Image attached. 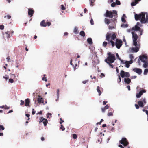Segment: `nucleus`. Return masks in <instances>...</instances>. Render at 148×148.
Returning a JSON list of instances; mask_svg holds the SVG:
<instances>
[{
    "label": "nucleus",
    "mask_w": 148,
    "mask_h": 148,
    "mask_svg": "<svg viewBox=\"0 0 148 148\" xmlns=\"http://www.w3.org/2000/svg\"><path fill=\"white\" fill-rule=\"evenodd\" d=\"M123 41H124V42H126V40L124 38V39H123Z\"/></svg>",
    "instance_id": "nucleus-58"
},
{
    "label": "nucleus",
    "mask_w": 148,
    "mask_h": 148,
    "mask_svg": "<svg viewBox=\"0 0 148 148\" xmlns=\"http://www.w3.org/2000/svg\"><path fill=\"white\" fill-rule=\"evenodd\" d=\"M84 13H86V12L87 11V9H86V8H85L84 9Z\"/></svg>",
    "instance_id": "nucleus-49"
},
{
    "label": "nucleus",
    "mask_w": 148,
    "mask_h": 148,
    "mask_svg": "<svg viewBox=\"0 0 148 148\" xmlns=\"http://www.w3.org/2000/svg\"><path fill=\"white\" fill-rule=\"evenodd\" d=\"M139 58L138 59V61H137V62H138V64L139 65H140V60H139Z\"/></svg>",
    "instance_id": "nucleus-47"
},
{
    "label": "nucleus",
    "mask_w": 148,
    "mask_h": 148,
    "mask_svg": "<svg viewBox=\"0 0 148 148\" xmlns=\"http://www.w3.org/2000/svg\"><path fill=\"white\" fill-rule=\"evenodd\" d=\"M80 15L81 16H83V14H82V13L80 14Z\"/></svg>",
    "instance_id": "nucleus-62"
},
{
    "label": "nucleus",
    "mask_w": 148,
    "mask_h": 148,
    "mask_svg": "<svg viewBox=\"0 0 148 148\" xmlns=\"http://www.w3.org/2000/svg\"><path fill=\"white\" fill-rule=\"evenodd\" d=\"M129 62L130 63L131 62H132V63L133 62V61L132 60H131Z\"/></svg>",
    "instance_id": "nucleus-59"
},
{
    "label": "nucleus",
    "mask_w": 148,
    "mask_h": 148,
    "mask_svg": "<svg viewBox=\"0 0 148 148\" xmlns=\"http://www.w3.org/2000/svg\"><path fill=\"white\" fill-rule=\"evenodd\" d=\"M115 3H116V4L118 5H120L121 4L120 1L118 0H116Z\"/></svg>",
    "instance_id": "nucleus-28"
},
{
    "label": "nucleus",
    "mask_w": 148,
    "mask_h": 148,
    "mask_svg": "<svg viewBox=\"0 0 148 148\" xmlns=\"http://www.w3.org/2000/svg\"><path fill=\"white\" fill-rule=\"evenodd\" d=\"M121 26L122 27H128V25L127 24H123L121 25Z\"/></svg>",
    "instance_id": "nucleus-33"
},
{
    "label": "nucleus",
    "mask_w": 148,
    "mask_h": 148,
    "mask_svg": "<svg viewBox=\"0 0 148 148\" xmlns=\"http://www.w3.org/2000/svg\"><path fill=\"white\" fill-rule=\"evenodd\" d=\"M6 17H7L8 19H10L11 18V16L9 15H7V16H4V18H5Z\"/></svg>",
    "instance_id": "nucleus-32"
},
{
    "label": "nucleus",
    "mask_w": 148,
    "mask_h": 148,
    "mask_svg": "<svg viewBox=\"0 0 148 148\" xmlns=\"http://www.w3.org/2000/svg\"><path fill=\"white\" fill-rule=\"evenodd\" d=\"M88 82V80H86L85 81H84L82 82L84 84L87 83Z\"/></svg>",
    "instance_id": "nucleus-39"
},
{
    "label": "nucleus",
    "mask_w": 148,
    "mask_h": 148,
    "mask_svg": "<svg viewBox=\"0 0 148 148\" xmlns=\"http://www.w3.org/2000/svg\"><path fill=\"white\" fill-rule=\"evenodd\" d=\"M6 1L9 3H10L11 2L10 0H6Z\"/></svg>",
    "instance_id": "nucleus-55"
},
{
    "label": "nucleus",
    "mask_w": 148,
    "mask_h": 148,
    "mask_svg": "<svg viewBox=\"0 0 148 148\" xmlns=\"http://www.w3.org/2000/svg\"><path fill=\"white\" fill-rule=\"evenodd\" d=\"M12 75L14 77H15V75L14 74H12Z\"/></svg>",
    "instance_id": "nucleus-64"
},
{
    "label": "nucleus",
    "mask_w": 148,
    "mask_h": 148,
    "mask_svg": "<svg viewBox=\"0 0 148 148\" xmlns=\"http://www.w3.org/2000/svg\"><path fill=\"white\" fill-rule=\"evenodd\" d=\"M104 22L107 25H108L110 23H111L112 22H110V20L106 18H105L104 19Z\"/></svg>",
    "instance_id": "nucleus-16"
},
{
    "label": "nucleus",
    "mask_w": 148,
    "mask_h": 148,
    "mask_svg": "<svg viewBox=\"0 0 148 148\" xmlns=\"http://www.w3.org/2000/svg\"><path fill=\"white\" fill-rule=\"evenodd\" d=\"M148 72V69H146L144 71V74L145 75H146Z\"/></svg>",
    "instance_id": "nucleus-25"
},
{
    "label": "nucleus",
    "mask_w": 148,
    "mask_h": 148,
    "mask_svg": "<svg viewBox=\"0 0 148 148\" xmlns=\"http://www.w3.org/2000/svg\"><path fill=\"white\" fill-rule=\"evenodd\" d=\"M119 82H120L121 81V78L119 76Z\"/></svg>",
    "instance_id": "nucleus-51"
},
{
    "label": "nucleus",
    "mask_w": 148,
    "mask_h": 148,
    "mask_svg": "<svg viewBox=\"0 0 148 148\" xmlns=\"http://www.w3.org/2000/svg\"><path fill=\"white\" fill-rule=\"evenodd\" d=\"M131 34H132V38L133 39V45L136 47H133L132 49L135 52H137L139 50V48L140 47V43L138 42L137 39L138 38V36L137 34L134 32H132Z\"/></svg>",
    "instance_id": "nucleus-2"
},
{
    "label": "nucleus",
    "mask_w": 148,
    "mask_h": 148,
    "mask_svg": "<svg viewBox=\"0 0 148 148\" xmlns=\"http://www.w3.org/2000/svg\"><path fill=\"white\" fill-rule=\"evenodd\" d=\"M137 77V76H132L131 77V79H135Z\"/></svg>",
    "instance_id": "nucleus-44"
},
{
    "label": "nucleus",
    "mask_w": 148,
    "mask_h": 148,
    "mask_svg": "<svg viewBox=\"0 0 148 148\" xmlns=\"http://www.w3.org/2000/svg\"><path fill=\"white\" fill-rule=\"evenodd\" d=\"M111 5L112 7H114L116 5V3L115 2H113L111 4Z\"/></svg>",
    "instance_id": "nucleus-29"
},
{
    "label": "nucleus",
    "mask_w": 148,
    "mask_h": 148,
    "mask_svg": "<svg viewBox=\"0 0 148 148\" xmlns=\"http://www.w3.org/2000/svg\"><path fill=\"white\" fill-rule=\"evenodd\" d=\"M132 63V62H130L129 61H125V67L127 68H129L130 66V64Z\"/></svg>",
    "instance_id": "nucleus-17"
},
{
    "label": "nucleus",
    "mask_w": 148,
    "mask_h": 148,
    "mask_svg": "<svg viewBox=\"0 0 148 148\" xmlns=\"http://www.w3.org/2000/svg\"><path fill=\"white\" fill-rule=\"evenodd\" d=\"M116 60L115 55L114 54H112L111 52L108 53V56L107 58L105 60V61L106 62H109L110 63H113Z\"/></svg>",
    "instance_id": "nucleus-5"
},
{
    "label": "nucleus",
    "mask_w": 148,
    "mask_h": 148,
    "mask_svg": "<svg viewBox=\"0 0 148 148\" xmlns=\"http://www.w3.org/2000/svg\"><path fill=\"white\" fill-rule=\"evenodd\" d=\"M10 34L11 33L12 34H13L14 33L13 31H10Z\"/></svg>",
    "instance_id": "nucleus-57"
},
{
    "label": "nucleus",
    "mask_w": 148,
    "mask_h": 148,
    "mask_svg": "<svg viewBox=\"0 0 148 148\" xmlns=\"http://www.w3.org/2000/svg\"><path fill=\"white\" fill-rule=\"evenodd\" d=\"M61 8L62 10H65L66 9V8L63 5H61Z\"/></svg>",
    "instance_id": "nucleus-27"
},
{
    "label": "nucleus",
    "mask_w": 148,
    "mask_h": 148,
    "mask_svg": "<svg viewBox=\"0 0 148 148\" xmlns=\"http://www.w3.org/2000/svg\"><path fill=\"white\" fill-rule=\"evenodd\" d=\"M121 77L122 78H124L125 76V72L123 70H121L120 74Z\"/></svg>",
    "instance_id": "nucleus-14"
},
{
    "label": "nucleus",
    "mask_w": 148,
    "mask_h": 148,
    "mask_svg": "<svg viewBox=\"0 0 148 148\" xmlns=\"http://www.w3.org/2000/svg\"><path fill=\"white\" fill-rule=\"evenodd\" d=\"M101 77H105V75L104 74L102 73H101Z\"/></svg>",
    "instance_id": "nucleus-46"
},
{
    "label": "nucleus",
    "mask_w": 148,
    "mask_h": 148,
    "mask_svg": "<svg viewBox=\"0 0 148 148\" xmlns=\"http://www.w3.org/2000/svg\"><path fill=\"white\" fill-rule=\"evenodd\" d=\"M112 68H113L114 67L113 65L111 64L112 63L109 62H106Z\"/></svg>",
    "instance_id": "nucleus-26"
},
{
    "label": "nucleus",
    "mask_w": 148,
    "mask_h": 148,
    "mask_svg": "<svg viewBox=\"0 0 148 148\" xmlns=\"http://www.w3.org/2000/svg\"><path fill=\"white\" fill-rule=\"evenodd\" d=\"M79 34L82 36L84 37L85 36V33L84 31H80Z\"/></svg>",
    "instance_id": "nucleus-20"
},
{
    "label": "nucleus",
    "mask_w": 148,
    "mask_h": 148,
    "mask_svg": "<svg viewBox=\"0 0 148 148\" xmlns=\"http://www.w3.org/2000/svg\"><path fill=\"white\" fill-rule=\"evenodd\" d=\"M116 71H117V72H118V71H119V70H118V68H116Z\"/></svg>",
    "instance_id": "nucleus-60"
},
{
    "label": "nucleus",
    "mask_w": 148,
    "mask_h": 148,
    "mask_svg": "<svg viewBox=\"0 0 148 148\" xmlns=\"http://www.w3.org/2000/svg\"><path fill=\"white\" fill-rule=\"evenodd\" d=\"M4 28V26L3 25H0V29L1 30H3Z\"/></svg>",
    "instance_id": "nucleus-34"
},
{
    "label": "nucleus",
    "mask_w": 148,
    "mask_h": 148,
    "mask_svg": "<svg viewBox=\"0 0 148 148\" xmlns=\"http://www.w3.org/2000/svg\"><path fill=\"white\" fill-rule=\"evenodd\" d=\"M121 20L124 23H125L126 22V20H125V19L123 17H122L121 18Z\"/></svg>",
    "instance_id": "nucleus-37"
},
{
    "label": "nucleus",
    "mask_w": 148,
    "mask_h": 148,
    "mask_svg": "<svg viewBox=\"0 0 148 148\" xmlns=\"http://www.w3.org/2000/svg\"><path fill=\"white\" fill-rule=\"evenodd\" d=\"M80 57V56L79 55H78L77 56V58H79Z\"/></svg>",
    "instance_id": "nucleus-61"
},
{
    "label": "nucleus",
    "mask_w": 148,
    "mask_h": 148,
    "mask_svg": "<svg viewBox=\"0 0 148 148\" xmlns=\"http://www.w3.org/2000/svg\"><path fill=\"white\" fill-rule=\"evenodd\" d=\"M104 16L106 17L112 18L113 17L114 18L112 19V22L111 24L108 26V29L110 30H112L115 28L116 25V21L115 18L117 17V12L116 10H113L112 12L111 11L107 10L106 13L104 14Z\"/></svg>",
    "instance_id": "nucleus-1"
},
{
    "label": "nucleus",
    "mask_w": 148,
    "mask_h": 148,
    "mask_svg": "<svg viewBox=\"0 0 148 148\" xmlns=\"http://www.w3.org/2000/svg\"><path fill=\"white\" fill-rule=\"evenodd\" d=\"M133 71L136 72L139 75L141 74L142 73V71L141 69L137 68H134L133 69Z\"/></svg>",
    "instance_id": "nucleus-8"
},
{
    "label": "nucleus",
    "mask_w": 148,
    "mask_h": 148,
    "mask_svg": "<svg viewBox=\"0 0 148 148\" xmlns=\"http://www.w3.org/2000/svg\"><path fill=\"white\" fill-rule=\"evenodd\" d=\"M140 32V35H141L142 34L143 30L141 29H140V30H139Z\"/></svg>",
    "instance_id": "nucleus-40"
},
{
    "label": "nucleus",
    "mask_w": 148,
    "mask_h": 148,
    "mask_svg": "<svg viewBox=\"0 0 148 148\" xmlns=\"http://www.w3.org/2000/svg\"><path fill=\"white\" fill-rule=\"evenodd\" d=\"M40 25L42 27H46L47 26V23L45 22L44 20H43L41 22Z\"/></svg>",
    "instance_id": "nucleus-12"
},
{
    "label": "nucleus",
    "mask_w": 148,
    "mask_h": 148,
    "mask_svg": "<svg viewBox=\"0 0 148 148\" xmlns=\"http://www.w3.org/2000/svg\"><path fill=\"white\" fill-rule=\"evenodd\" d=\"M3 67L5 69H6V67L5 66H4Z\"/></svg>",
    "instance_id": "nucleus-63"
},
{
    "label": "nucleus",
    "mask_w": 148,
    "mask_h": 148,
    "mask_svg": "<svg viewBox=\"0 0 148 148\" xmlns=\"http://www.w3.org/2000/svg\"><path fill=\"white\" fill-rule=\"evenodd\" d=\"M5 35L6 36L7 38L8 39L10 38V32L9 31H7L5 32Z\"/></svg>",
    "instance_id": "nucleus-15"
},
{
    "label": "nucleus",
    "mask_w": 148,
    "mask_h": 148,
    "mask_svg": "<svg viewBox=\"0 0 148 148\" xmlns=\"http://www.w3.org/2000/svg\"><path fill=\"white\" fill-rule=\"evenodd\" d=\"M144 64H143V66L145 68H146L148 66V62L147 61L144 62Z\"/></svg>",
    "instance_id": "nucleus-21"
},
{
    "label": "nucleus",
    "mask_w": 148,
    "mask_h": 148,
    "mask_svg": "<svg viewBox=\"0 0 148 148\" xmlns=\"http://www.w3.org/2000/svg\"><path fill=\"white\" fill-rule=\"evenodd\" d=\"M140 28L139 27L137 26V25H135L134 27H132V28L129 31L130 32V30H140Z\"/></svg>",
    "instance_id": "nucleus-10"
},
{
    "label": "nucleus",
    "mask_w": 148,
    "mask_h": 148,
    "mask_svg": "<svg viewBox=\"0 0 148 148\" xmlns=\"http://www.w3.org/2000/svg\"><path fill=\"white\" fill-rule=\"evenodd\" d=\"M25 50L26 51H27L28 50V49H27V47L25 48Z\"/></svg>",
    "instance_id": "nucleus-56"
},
{
    "label": "nucleus",
    "mask_w": 148,
    "mask_h": 148,
    "mask_svg": "<svg viewBox=\"0 0 148 148\" xmlns=\"http://www.w3.org/2000/svg\"><path fill=\"white\" fill-rule=\"evenodd\" d=\"M8 60V62H10V61H9V60H10V57L9 56L7 58H6Z\"/></svg>",
    "instance_id": "nucleus-50"
},
{
    "label": "nucleus",
    "mask_w": 148,
    "mask_h": 148,
    "mask_svg": "<svg viewBox=\"0 0 148 148\" xmlns=\"http://www.w3.org/2000/svg\"><path fill=\"white\" fill-rule=\"evenodd\" d=\"M133 1L132 2L131 4L132 6H135L137 4H138L139 2L141 1V0H132Z\"/></svg>",
    "instance_id": "nucleus-11"
},
{
    "label": "nucleus",
    "mask_w": 148,
    "mask_h": 148,
    "mask_svg": "<svg viewBox=\"0 0 148 148\" xmlns=\"http://www.w3.org/2000/svg\"><path fill=\"white\" fill-rule=\"evenodd\" d=\"M44 76H45V75H44ZM42 79V80L45 81H47V79H46V77H43Z\"/></svg>",
    "instance_id": "nucleus-35"
},
{
    "label": "nucleus",
    "mask_w": 148,
    "mask_h": 148,
    "mask_svg": "<svg viewBox=\"0 0 148 148\" xmlns=\"http://www.w3.org/2000/svg\"><path fill=\"white\" fill-rule=\"evenodd\" d=\"M3 77L4 78H5L6 80H7V79H8V76L6 77Z\"/></svg>",
    "instance_id": "nucleus-48"
},
{
    "label": "nucleus",
    "mask_w": 148,
    "mask_h": 148,
    "mask_svg": "<svg viewBox=\"0 0 148 148\" xmlns=\"http://www.w3.org/2000/svg\"><path fill=\"white\" fill-rule=\"evenodd\" d=\"M121 61V63L123 64H125V61L123 60H121H121H120Z\"/></svg>",
    "instance_id": "nucleus-36"
},
{
    "label": "nucleus",
    "mask_w": 148,
    "mask_h": 148,
    "mask_svg": "<svg viewBox=\"0 0 148 148\" xmlns=\"http://www.w3.org/2000/svg\"><path fill=\"white\" fill-rule=\"evenodd\" d=\"M68 34V33L67 32H65L64 33V35H67Z\"/></svg>",
    "instance_id": "nucleus-52"
},
{
    "label": "nucleus",
    "mask_w": 148,
    "mask_h": 148,
    "mask_svg": "<svg viewBox=\"0 0 148 148\" xmlns=\"http://www.w3.org/2000/svg\"><path fill=\"white\" fill-rule=\"evenodd\" d=\"M90 5L91 6H92L94 5V2L93 0H89Z\"/></svg>",
    "instance_id": "nucleus-22"
},
{
    "label": "nucleus",
    "mask_w": 148,
    "mask_h": 148,
    "mask_svg": "<svg viewBox=\"0 0 148 148\" xmlns=\"http://www.w3.org/2000/svg\"><path fill=\"white\" fill-rule=\"evenodd\" d=\"M136 25H137V26H138V25H139L140 26H141V25L139 22H137V23L136 24Z\"/></svg>",
    "instance_id": "nucleus-43"
},
{
    "label": "nucleus",
    "mask_w": 148,
    "mask_h": 148,
    "mask_svg": "<svg viewBox=\"0 0 148 148\" xmlns=\"http://www.w3.org/2000/svg\"><path fill=\"white\" fill-rule=\"evenodd\" d=\"M130 73H129L127 72H125V77H127V78L129 77H130Z\"/></svg>",
    "instance_id": "nucleus-23"
},
{
    "label": "nucleus",
    "mask_w": 148,
    "mask_h": 148,
    "mask_svg": "<svg viewBox=\"0 0 148 148\" xmlns=\"http://www.w3.org/2000/svg\"><path fill=\"white\" fill-rule=\"evenodd\" d=\"M108 43L106 41L104 42L103 43V46L104 47H106Z\"/></svg>",
    "instance_id": "nucleus-24"
},
{
    "label": "nucleus",
    "mask_w": 148,
    "mask_h": 148,
    "mask_svg": "<svg viewBox=\"0 0 148 148\" xmlns=\"http://www.w3.org/2000/svg\"><path fill=\"white\" fill-rule=\"evenodd\" d=\"M90 22L91 23V25H93L94 24V22L93 21V20L92 18H91V19L90 21Z\"/></svg>",
    "instance_id": "nucleus-31"
},
{
    "label": "nucleus",
    "mask_w": 148,
    "mask_h": 148,
    "mask_svg": "<svg viewBox=\"0 0 148 148\" xmlns=\"http://www.w3.org/2000/svg\"><path fill=\"white\" fill-rule=\"evenodd\" d=\"M139 59L143 62L147 61V57L145 55L140 56Z\"/></svg>",
    "instance_id": "nucleus-7"
},
{
    "label": "nucleus",
    "mask_w": 148,
    "mask_h": 148,
    "mask_svg": "<svg viewBox=\"0 0 148 148\" xmlns=\"http://www.w3.org/2000/svg\"><path fill=\"white\" fill-rule=\"evenodd\" d=\"M113 1V0H108V3H110L112 2Z\"/></svg>",
    "instance_id": "nucleus-45"
},
{
    "label": "nucleus",
    "mask_w": 148,
    "mask_h": 148,
    "mask_svg": "<svg viewBox=\"0 0 148 148\" xmlns=\"http://www.w3.org/2000/svg\"><path fill=\"white\" fill-rule=\"evenodd\" d=\"M124 81L125 83H130L131 82V79L129 78H124Z\"/></svg>",
    "instance_id": "nucleus-13"
},
{
    "label": "nucleus",
    "mask_w": 148,
    "mask_h": 148,
    "mask_svg": "<svg viewBox=\"0 0 148 148\" xmlns=\"http://www.w3.org/2000/svg\"><path fill=\"white\" fill-rule=\"evenodd\" d=\"M70 64L71 65H73V66H74L72 64V60H71V61H70Z\"/></svg>",
    "instance_id": "nucleus-53"
},
{
    "label": "nucleus",
    "mask_w": 148,
    "mask_h": 148,
    "mask_svg": "<svg viewBox=\"0 0 148 148\" xmlns=\"http://www.w3.org/2000/svg\"><path fill=\"white\" fill-rule=\"evenodd\" d=\"M130 58L131 59V60H132L134 58L132 54H130Z\"/></svg>",
    "instance_id": "nucleus-41"
},
{
    "label": "nucleus",
    "mask_w": 148,
    "mask_h": 148,
    "mask_svg": "<svg viewBox=\"0 0 148 148\" xmlns=\"http://www.w3.org/2000/svg\"><path fill=\"white\" fill-rule=\"evenodd\" d=\"M34 12V10L31 8H29L28 9V15L31 17L33 16V14Z\"/></svg>",
    "instance_id": "nucleus-9"
},
{
    "label": "nucleus",
    "mask_w": 148,
    "mask_h": 148,
    "mask_svg": "<svg viewBox=\"0 0 148 148\" xmlns=\"http://www.w3.org/2000/svg\"><path fill=\"white\" fill-rule=\"evenodd\" d=\"M73 32L76 34H77L79 33L78 29L77 27H75Z\"/></svg>",
    "instance_id": "nucleus-19"
},
{
    "label": "nucleus",
    "mask_w": 148,
    "mask_h": 148,
    "mask_svg": "<svg viewBox=\"0 0 148 148\" xmlns=\"http://www.w3.org/2000/svg\"><path fill=\"white\" fill-rule=\"evenodd\" d=\"M51 25V23L50 22H48L47 23V25L48 26H50Z\"/></svg>",
    "instance_id": "nucleus-38"
},
{
    "label": "nucleus",
    "mask_w": 148,
    "mask_h": 148,
    "mask_svg": "<svg viewBox=\"0 0 148 148\" xmlns=\"http://www.w3.org/2000/svg\"><path fill=\"white\" fill-rule=\"evenodd\" d=\"M122 45V42L121 40L116 39L115 43V45L116 47L118 49L120 48Z\"/></svg>",
    "instance_id": "nucleus-6"
},
{
    "label": "nucleus",
    "mask_w": 148,
    "mask_h": 148,
    "mask_svg": "<svg viewBox=\"0 0 148 148\" xmlns=\"http://www.w3.org/2000/svg\"><path fill=\"white\" fill-rule=\"evenodd\" d=\"M106 40L108 41V44H109L111 43L112 46L114 47L115 45V43L113 40L116 38L115 33H114L112 35L111 33L108 32L106 34Z\"/></svg>",
    "instance_id": "nucleus-4"
},
{
    "label": "nucleus",
    "mask_w": 148,
    "mask_h": 148,
    "mask_svg": "<svg viewBox=\"0 0 148 148\" xmlns=\"http://www.w3.org/2000/svg\"><path fill=\"white\" fill-rule=\"evenodd\" d=\"M8 82L10 83H12L14 82V80L10 78L9 79Z\"/></svg>",
    "instance_id": "nucleus-30"
},
{
    "label": "nucleus",
    "mask_w": 148,
    "mask_h": 148,
    "mask_svg": "<svg viewBox=\"0 0 148 148\" xmlns=\"http://www.w3.org/2000/svg\"><path fill=\"white\" fill-rule=\"evenodd\" d=\"M88 42L90 45H91L92 44V40L91 38H88L87 39Z\"/></svg>",
    "instance_id": "nucleus-18"
},
{
    "label": "nucleus",
    "mask_w": 148,
    "mask_h": 148,
    "mask_svg": "<svg viewBox=\"0 0 148 148\" xmlns=\"http://www.w3.org/2000/svg\"><path fill=\"white\" fill-rule=\"evenodd\" d=\"M146 13V18L144 13L142 12L138 14H135L134 15L135 19L136 21L140 19V22L142 24L148 23V14Z\"/></svg>",
    "instance_id": "nucleus-3"
},
{
    "label": "nucleus",
    "mask_w": 148,
    "mask_h": 148,
    "mask_svg": "<svg viewBox=\"0 0 148 148\" xmlns=\"http://www.w3.org/2000/svg\"><path fill=\"white\" fill-rule=\"evenodd\" d=\"M116 56H117V58H118L119 60H121V58L119 57V55H118V53H116Z\"/></svg>",
    "instance_id": "nucleus-42"
},
{
    "label": "nucleus",
    "mask_w": 148,
    "mask_h": 148,
    "mask_svg": "<svg viewBox=\"0 0 148 148\" xmlns=\"http://www.w3.org/2000/svg\"><path fill=\"white\" fill-rule=\"evenodd\" d=\"M37 38V36L36 35H35L34 36V38L35 39H36Z\"/></svg>",
    "instance_id": "nucleus-54"
}]
</instances>
